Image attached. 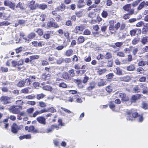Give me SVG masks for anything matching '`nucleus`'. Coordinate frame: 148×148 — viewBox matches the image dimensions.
<instances>
[{"mask_svg":"<svg viewBox=\"0 0 148 148\" xmlns=\"http://www.w3.org/2000/svg\"><path fill=\"white\" fill-rule=\"evenodd\" d=\"M22 109V106H13L10 107L9 110L10 112L13 114H18Z\"/></svg>","mask_w":148,"mask_h":148,"instance_id":"1","label":"nucleus"},{"mask_svg":"<svg viewBox=\"0 0 148 148\" xmlns=\"http://www.w3.org/2000/svg\"><path fill=\"white\" fill-rule=\"evenodd\" d=\"M115 94L118 95V96L116 97H119L121 99L122 102L128 100L129 99L128 97L124 93L118 92H117Z\"/></svg>","mask_w":148,"mask_h":148,"instance_id":"2","label":"nucleus"},{"mask_svg":"<svg viewBox=\"0 0 148 148\" xmlns=\"http://www.w3.org/2000/svg\"><path fill=\"white\" fill-rule=\"evenodd\" d=\"M123 9L125 11L128 12L130 14L132 15L134 13V10L131 9L130 4H127L124 6Z\"/></svg>","mask_w":148,"mask_h":148,"instance_id":"3","label":"nucleus"},{"mask_svg":"<svg viewBox=\"0 0 148 148\" xmlns=\"http://www.w3.org/2000/svg\"><path fill=\"white\" fill-rule=\"evenodd\" d=\"M35 79V77L34 76H30L29 78H27L24 81L25 86H28L30 85L32 81H34Z\"/></svg>","mask_w":148,"mask_h":148,"instance_id":"4","label":"nucleus"},{"mask_svg":"<svg viewBox=\"0 0 148 148\" xmlns=\"http://www.w3.org/2000/svg\"><path fill=\"white\" fill-rule=\"evenodd\" d=\"M35 1L33 0L31 1L29 3V6L31 10H34L36 9L38 6V4L35 3Z\"/></svg>","mask_w":148,"mask_h":148,"instance_id":"5","label":"nucleus"},{"mask_svg":"<svg viewBox=\"0 0 148 148\" xmlns=\"http://www.w3.org/2000/svg\"><path fill=\"white\" fill-rule=\"evenodd\" d=\"M0 100L2 103L4 104H6L10 103V98L7 96L1 97L0 98Z\"/></svg>","mask_w":148,"mask_h":148,"instance_id":"6","label":"nucleus"},{"mask_svg":"<svg viewBox=\"0 0 148 148\" xmlns=\"http://www.w3.org/2000/svg\"><path fill=\"white\" fill-rule=\"evenodd\" d=\"M20 129V127L16 124L14 123L11 127V132L14 134H16Z\"/></svg>","mask_w":148,"mask_h":148,"instance_id":"7","label":"nucleus"},{"mask_svg":"<svg viewBox=\"0 0 148 148\" xmlns=\"http://www.w3.org/2000/svg\"><path fill=\"white\" fill-rule=\"evenodd\" d=\"M4 4L5 6L9 7L10 8L14 9L15 6V4L9 0H6L4 2Z\"/></svg>","mask_w":148,"mask_h":148,"instance_id":"8","label":"nucleus"},{"mask_svg":"<svg viewBox=\"0 0 148 148\" xmlns=\"http://www.w3.org/2000/svg\"><path fill=\"white\" fill-rule=\"evenodd\" d=\"M36 120L40 123L43 125H45L46 124V119L43 116L38 117L37 118Z\"/></svg>","mask_w":148,"mask_h":148,"instance_id":"9","label":"nucleus"},{"mask_svg":"<svg viewBox=\"0 0 148 148\" xmlns=\"http://www.w3.org/2000/svg\"><path fill=\"white\" fill-rule=\"evenodd\" d=\"M85 27L84 25H81L80 26L76 27L75 29V32L78 33L79 34H80V32L83 31Z\"/></svg>","mask_w":148,"mask_h":148,"instance_id":"10","label":"nucleus"},{"mask_svg":"<svg viewBox=\"0 0 148 148\" xmlns=\"http://www.w3.org/2000/svg\"><path fill=\"white\" fill-rule=\"evenodd\" d=\"M141 96V95L140 94L133 95L131 98L132 102H135L136 100L140 98Z\"/></svg>","mask_w":148,"mask_h":148,"instance_id":"11","label":"nucleus"},{"mask_svg":"<svg viewBox=\"0 0 148 148\" xmlns=\"http://www.w3.org/2000/svg\"><path fill=\"white\" fill-rule=\"evenodd\" d=\"M119 79L121 81L128 82L131 79V78L130 76L126 75L121 77L119 78Z\"/></svg>","mask_w":148,"mask_h":148,"instance_id":"12","label":"nucleus"},{"mask_svg":"<svg viewBox=\"0 0 148 148\" xmlns=\"http://www.w3.org/2000/svg\"><path fill=\"white\" fill-rule=\"evenodd\" d=\"M95 84L94 82H90L89 84V86L88 87L87 90L90 91L95 88Z\"/></svg>","mask_w":148,"mask_h":148,"instance_id":"13","label":"nucleus"},{"mask_svg":"<svg viewBox=\"0 0 148 148\" xmlns=\"http://www.w3.org/2000/svg\"><path fill=\"white\" fill-rule=\"evenodd\" d=\"M77 6L79 8H82L85 5L84 0H79L78 2Z\"/></svg>","mask_w":148,"mask_h":148,"instance_id":"14","label":"nucleus"},{"mask_svg":"<svg viewBox=\"0 0 148 148\" xmlns=\"http://www.w3.org/2000/svg\"><path fill=\"white\" fill-rule=\"evenodd\" d=\"M106 69H97V72L99 75H101L106 73Z\"/></svg>","mask_w":148,"mask_h":148,"instance_id":"15","label":"nucleus"},{"mask_svg":"<svg viewBox=\"0 0 148 148\" xmlns=\"http://www.w3.org/2000/svg\"><path fill=\"white\" fill-rule=\"evenodd\" d=\"M35 128L34 126L32 125L30 126L29 127V132L36 133L38 132V130L36 129L34 130Z\"/></svg>","mask_w":148,"mask_h":148,"instance_id":"16","label":"nucleus"},{"mask_svg":"<svg viewBox=\"0 0 148 148\" xmlns=\"http://www.w3.org/2000/svg\"><path fill=\"white\" fill-rule=\"evenodd\" d=\"M135 66L134 64H132L126 67V69L128 71H133L135 70Z\"/></svg>","mask_w":148,"mask_h":148,"instance_id":"17","label":"nucleus"},{"mask_svg":"<svg viewBox=\"0 0 148 148\" xmlns=\"http://www.w3.org/2000/svg\"><path fill=\"white\" fill-rule=\"evenodd\" d=\"M65 9V5L64 4H62L60 5L57 8V10L58 11H63Z\"/></svg>","mask_w":148,"mask_h":148,"instance_id":"18","label":"nucleus"},{"mask_svg":"<svg viewBox=\"0 0 148 148\" xmlns=\"http://www.w3.org/2000/svg\"><path fill=\"white\" fill-rule=\"evenodd\" d=\"M138 31V33H141V31L140 30H136L135 29L132 30L130 31V34L132 36H135V34L137 32V31Z\"/></svg>","mask_w":148,"mask_h":148,"instance_id":"19","label":"nucleus"},{"mask_svg":"<svg viewBox=\"0 0 148 148\" xmlns=\"http://www.w3.org/2000/svg\"><path fill=\"white\" fill-rule=\"evenodd\" d=\"M114 71L118 75H121L123 74L121 69L119 67L116 68L114 70Z\"/></svg>","mask_w":148,"mask_h":148,"instance_id":"20","label":"nucleus"},{"mask_svg":"<svg viewBox=\"0 0 148 148\" xmlns=\"http://www.w3.org/2000/svg\"><path fill=\"white\" fill-rule=\"evenodd\" d=\"M109 29L112 34H113L116 31L114 25H110L109 27Z\"/></svg>","mask_w":148,"mask_h":148,"instance_id":"21","label":"nucleus"},{"mask_svg":"<svg viewBox=\"0 0 148 148\" xmlns=\"http://www.w3.org/2000/svg\"><path fill=\"white\" fill-rule=\"evenodd\" d=\"M54 34V32L53 31H48L47 33L44 35V37H45V36L46 37L53 36Z\"/></svg>","mask_w":148,"mask_h":148,"instance_id":"22","label":"nucleus"},{"mask_svg":"<svg viewBox=\"0 0 148 148\" xmlns=\"http://www.w3.org/2000/svg\"><path fill=\"white\" fill-rule=\"evenodd\" d=\"M63 77L64 79L66 80L70 79L71 78L70 75L66 72L64 73Z\"/></svg>","mask_w":148,"mask_h":148,"instance_id":"23","label":"nucleus"},{"mask_svg":"<svg viewBox=\"0 0 148 148\" xmlns=\"http://www.w3.org/2000/svg\"><path fill=\"white\" fill-rule=\"evenodd\" d=\"M105 84V82L103 79H100L98 83V86H103Z\"/></svg>","mask_w":148,"mask_h":148,"instance_id":"24","label":"nucleus"},{"mask_svg":"<svg viewBox=\"0 0 148 148\" xmlns=\"http://www.w3.org/2000/svg\"><path fill=\"white\" fill-rule=\"evenodd\" d=\"M127 119L129 121H133L134 120V117H132V114L130 112H128L127 113Z\"/></svg>","mask_w":148,"mask_h":148,"instance_id":"25","label":"nucleus"},{"mask_svg":"<svg viewBox=\"0 0 148 148\" xmlns=\"http://www.w3.org/2000/svg\"><path fill=\"white\" fill-rule=\"evenodd\" d=\"M45 96V95L43 93L38 94L36 95V98L37 99L40 100L43 98Z\"/></svg>","mask_w":148,"mask_h":148,"instance_id":"26","label":"nucleus"},{"mask_svg":"<svg viewBox=\"0 0 148 148\" xmlns=\"http://www.w3.org/2000/svg\"><path fill=\"white\" fill-rule=\"evenodd\" d=\"M142 108L145 110L148 109V105L147 103L144 101L142 103Z\"/></svg>","mask_w":148,"mask_h":148,"instance_id":"27","label":"nucleus"},{"mask_svg":"<svg viewBox=\"0 0 148 148\" xmlns=\"http://www.w3.org/2000/svg\"><path fill=\"white\" fill-rule=\"evenodd\" d=\"M50 75L49 74H47V75L44 74L42 75V78L45 80H47L50 78Z\"/></svg>","mask_w":148,"mask_h":148,"instance_id":"28","label":"nucleus"},{"mask_svg":"<svg viewBox=\"0 0 148 148\" xmlns=\"http://www.w3.org/2000/svg\"><path fill=\"white\" fill-rule=\"evenodd\" d=\"M24 4L23 3L19 2L16 6V8H20L21 10L24 9Z\"/></svg>","mask_w":148,"mask_h":148,"instance_id":"29","label":"nucleus"},{"mask_svg":"<svg viewBox=\"0 0 148 148\" xmlns=\"http://www.w3.org/2000/svg\"><path fill=\"white\" fill-rule=\"evenodd\" d=\"M43 88L44 90H48L51 91L52 90V88L49 86H45L43 87Z\"/></svg>","mask_w":148,"mask_h":148,"instance_id":"30","label":"nucleus"},{"mask_svg":"<svg viewBox=\"0 0 148 148\" xmlns=\"http://www.w3.org/2000/svg\"><path fill=\"white\" fill-rule=\"evenodd\" d=\"M25 85V82L23 80L20 81L17 84V86L20 87H23Z\"/></svg>","mask_w":148,"mask_h":148,"instance_id":"31","label":"nucleus"},{"mask_svg":"<svg viewBox=\"0 0 148 148\" xmlns=\"http://www.w3.org/2000/svg\"><path fill=\"white\" fill-rule=\"evenodd\" d=\"M73 51L71 49H69L66 51V55L68 56H69L73 54Z\"/></svg>","mask_w":148,"mask_h":148,"instance_id":"32","label":"nucleus"},{"mask_svg":"<svg viewBox=\"0 0 148 148\" xmlns=\"http://www.w3.org/2000/svg\"><path fill=\"white\" fill-rule=\"evenodd\" d=\"M74 82L77 84L78 87L79 88H81L82 87L80 86V85L81 84V81L80 80L78 79H75L74 80Z\"/></svg>","mask_w":148,"mask_h":148,"instance_id":"33","label":"nucleus"},{"mask_svg":"<svg viewBox=\"0 0 148 148\" xmlns=\"http://www.w3.org/2000/svg\"><path fill=\"white\" fill-rule=\"evenodd\" d=\"M10 24V23L7 21H4L0 23V26H7Z\"/></svg>","mask_w":148,"mask_h":148,"instance_id":"34","label":"nucleus"},{"mask_svg":"<svg viewBox=\"0 0 148 148\" xmlns=\"http://www.w3.org/2000/svg\"><path fill=\"white\" fill-rule=\"evenodd\" d=\"M47 8V5L45 4H40L39 6V8L42 10H45Z\"/></svg>","mask_w":148,"mask_h":148,"instance_id":"35","label":"nucleus"},{"mask_svg":"<svg viewBox=\"0 0 148 148\" xmlns=\"http://www.w3.org/2000/svg\"><path fill=\"white\" fill-rule=\"evenodd\" d=\"M112 57V54L110 53H107L104 56L105 58L107 59H110Z\"/></svg>","mask_w":148,"mask_h":148,"instance_id":"36","label":"nucleus"},{"mask_svg":"<svg viewBox=\"0 0 148 148\" xmlns=\"http://www.w3.org/2000/svg\"><path fill=\"white\" fill-rule=\"evenodd\" d=\"M34 110V108H29L27 110L26 112L28 114H30L32 113Z\"/></svg>","mask_w":148,"mask_h":148,"instance_id":"37","label":"nucleus"},{"mask_svg":"<svg viewBox=\"0 0 148 148\" xmlns=\"http://www.w3.org/2000/svg\"><path fill=\"white\" fill-rule=\"evenodd\" d=\"M54 126L53 125H52L51 127L47 129V133H49L52 132L54 128Z\"/></svg>","mask_w":148,"mask_h":148,"instance_id":"38","label":"nucleus"},{"mask_svg":"<svg viewBox=\"0 0 148 148\" xmlns=\"http://www.w3.org/2000/svg\"><path fill=\"white\" fill-rule=\"evenodd\" d=\"M47 110H49L48 112H50L51 113H54L56 112V110L52 107H49L47 108Z\"/></svg>","mask_w":148,"mask_h":148,"instance_id":"39","label":"nucleus"},{"mask_svg":"<svg viewBox=\"0 0 148 148\" xmlns=\"http://www.w3.org/2000/svg\"><path fill=\"white\" fill-rule=\"evenodd\" d=\"M145 6V1L142 2L139 5L138 7V10H141Z\"/></svg>","mask_w":148,"mask_h":148,"instance_id":"40","label":"nucleus"},{"mask_svg":"<svg viewBox=\"0 0 148 148\" xmlns=\"http://www.w3.org/2000/svg\"><path fill=\"white\" fill-rule=\"evenodd\" d=\"M30 88L29 87H28L27 88H25L22 89L21 91V92L24 93L25 94H27L29 92V89H30Z\"/></svg>","mask_w":148,"mask_h":148,"instance_id":"41","label":"nucleus"},{"mask_svg":"<svg viewBox=\"0 0 148 148\" xmlns=\"http://www.w3.org/2000/svg\"><path fill=\"white\" fill-rule=\"evenodd\" d=\"M96 14L95 12H91L89 13L88 14V17L90 18H93L95 17Z\"/></svg>","mask_w":148,"mask_h":148,"instance_id":"42","label":"nucleus"},{"mask_svg":"<svg viewBox=\"0 0 148 148\" xmlns=\"http://www.w3.org/2000/svg\"><path fill=\"white\" fill-rule=\"evenodd\" d=\"M133 90L136 93L140 92V90L138 86H136L133 88Z\"/></svg>","mask_w":148,"mask_h":148,"instance_id":"43","label":"nucleus"},{"mask_svg":"<svg viewBox=\"0 0 148 148\" xmlns=\"http://www.w3.org/2000/svg\"><path fill=\"white\" fill-rule=\"evenodd\" d=\"M29 58L31 60H32L37 59L39 58V56L36 55L31 56L29 57Z\"/></svg>","mask_w":148,"mask_h":148,"instance_id":"44","label":"nucleus"},{"mask_svg":"<svg viewBox=\"0 0 148 148\" xmlns=\"http://www.w3.org/2000/svg\"><path fill=\"white\" fill-rule=\"evenodd\" d=\"M58 86L59 87H62L63 88H65L67 87V86L66 84L64 82H62L60 83L59 85Z\"/></svg>","mask_w":148,"mask_h":148,"instance_id":"45","label":"nucleus"},{"mask_svg":"<svg viewBox=\"0 0 148 148\" xmlns=\"http://www.w3.org/2000/svg\"><path fill=\"white\" fill-rule=\"evenodd\" d=\"M148 31V27L146 26L143 27L142 30V32L143 34H145Z\"/></svg>","mask_w":148,"mask_h":148,"instance_id":"46","label":"nucleus"},{"mask_svg":"<svg viewBox=\"0 0 148 148\" xmlns=\"http://www.w3.org/2000/svg\"><path fill=\"white\" fill-rule=\"evenodd\" d=\"M110 108L112 110H114L115 109V105L113 102H111L109 105Z\"/></svg>","mask_w":148,"mask_h":148,"instance_id":"47","label":"nucleus"},{"mask_svg":"<svg viewBox=\"0 0 148 148\" xmlns=\"http://www.w3.org/2000/svg\"><path fill=\"white\" fill-rule=\"evenodd\" d=\"M36 32L39 36H41L43 34V31L41 29H37Z\"/></svg>","mask_w":148,"mask_h":148,"instance_id":"48","label":"nucleus"},{"mask_svg":"<svg viewBox=\"0 0 148 148\" xmlns=\"http://www.w3.org/2000/svg\"><path fill=\"white\" fill-rule=\"evenodd\" d=\"M39 106L41 108H44L46 106V104L43 101H40L39 102Z\"/></svg>","mask_w":148,"mask_h":148,"instance_id":"49","label":"nucleus"},{"mask_svg":"<svg viewBox=\"0 0 148 148\" xmlns=\"http://www.w3.org/2000/svg\"><path fill=\"white\" fill-rule=\"evenodd\" d=\"M61 109H62L65 112L68 113V114H70L72 113L73 115H74V114L70 110H68L67 109L64 108L63 107H61Z\"/></svg>","mask_w":148,"mask_h":148,"instance_id":"50","label":"nucleus"},{"mask_svg":"<svg viewBox=\"0 0 148 148\" xmlns=\"http://www.w3.org/2000/svg\"><path fill=\"white\" fill-rule=\"evenodd\" d=\"M69 74L70 75L71 77L74 76L75 73L74 70L73 69L69 71Z\"/></svg>","mask_w":148,"mask_h":148,"instance_id":"51","label":"nucleus"},{"mask_svg":"<svg viewBox=\"0 0 148 148\" xmlns=\"http://www.w3.org/2000/svg\"><path fill=\"white\" fill-rule=\"evenodd\" d=\"M23 101L21 100H18L16 101V103L17 104V106H21L23 105Z\"/></svg>","mask_w":148,"mask_h":148,"instance_id":"52","label":"nucleus"},{"mask_svg":"<svg viewBox=\"0 0 148 148\" xmlns=\"http://www.w3.org/2000/svg\"><path fill=\"white\" fill-rule=\"evenodd\" d=\"M148 38H143L141 40V42L143 44L146 43L148 42Z\"/></svg>","mask_w":148,"mask_h":148,"instance_id":"53","label":"nucleus"},{"mask_svg":"<svg viewBox=\"0 0 148 148\" xmlns=\"http://www.w3.org/2000/svg\"><path fill=\"white\" fill-rule=\"evenodd\" d=\"M63 61L64 59L62 58H60L57 60V63L58 64H60Z\"/></svg>","mask_w":148,"mask_h":148,"instance_id":"54","label":"nucleus"},{"mask_svg":"<svg viewBox=\"0 0 148 148\" xmlns=\"http://www.w3.org/2000/svg\"><path fill=\"white\" fill-rule=\"evenodd\" d=\"M40 114L39 111H35L33 114L31 115L30 116L32 117H36L38 114Z\"/></svg>","mask_w":148,"mask_h":148,"instance_id":"55","label":"nucleus"},{"mask_svg":"<svg viewBox=\"0 0 148 148\" xmlns=\"http://www.w3.org/2000/svg\"><path fill=\"white\" fill-rule=\"evenodd\" d=\"M17 66H19L20 65H22L23 64V59H21L18 61H17Z\"/></svg>","mask_w":148,"mask_h":148,"instance_id":"56","label":"nucleus"},{"mask_svg":"<svg viewBox=\"0 0 148 148\" xmlns=\"http://www.w3.org/2000/svg\"><path fill=\"white\" fill-rule=\"evenodd\" d=\"M18 38H14V40L16 41L15 43H17L19 42L20 43H21L22 42L21 38H20L19 39Z\"/></svg>","mask_w":148,"mask_h":148,"instance_id":"57","label":"nucleus"},{"mask_svg":"<svg viewBox=\"0 0 148 148\" xmlns=\"http://www.w3.org/2000/svg\"><path fill=\"white\" fill-rule=\"evenodd\" d=\"M108 13L106 11H103L101 14L102 16L104 18H106L108 16Z\"/></svg>","mask_w":148,"mask_h":148,"instance_id":"58","label":"nucleus"},{"mask_svg":"<svg viewBox=\"0 0 148 148\" xmlns=\"http://www.w3.org/2000/svg\"><path fill=\"white\" fill-rule=\"evenodd\" d=\"M144 22L143 21H140L138 22L136 25V26L137 27H141L144 24Z\"/></svg>","mask_w":148,"mask_h":148,"instance_id":"59","label":"nucleus"},{"mask_svg":"<svg viewBox=\"0 0 148 148\" xmlns=\"http://www.w3.org/2000/svg\"><path fill=\"white\" fill-rule=\"evenodd\" d=\"M144 69L142 67H139L137 69L136 71L139 73H143Z\"/></svg>","mask_w":148,"mask_h":148,"instance_id":"60","label":"nucleus"},{"mask_svg":"<svg viewBox=\"0 0 148 148\" xmlns=\"http://www.w3.org/2000/svg\"><path fill=\"white\" fill-rule=\"evenodd\" d=\"M138 121L140 122H142L144 120V118L142 115H139L138 116Z\"/></svg>","mask_w":148,"mask_h":148,"instance_id":"61","label":"nucleus"},{"mask_svg":"<svg viewBox=\"0 0 148 148\" xmlns=\"http://www.w3.org/2000/svg\"><path fill=\"white\" fill-rule=\"evenodd\" d=\"M132 47H130V48H126L124 49L125 51V53H129L132 51Z\"/></svg>","mask_w":148,"mask_h":148,"instance_id":"62","label":"nucleus"},{"mask_svg":"<svg viewBox=\"0 0 148 148\" xmlns=\"http://www.w3.org/2000/svg\"><path fill=\"white\" fill-rule=\"evenodd\" d=\"M91 60V58L90 56L85 57L84 58V60L86 62H90Z\"/></svg>","mask_w":148,"mask_h":148,"instance_id":"63","label":"nucleus"},{"mask_svg":"<svg viewBox=\"0 0 148 148\" xmlns=\"http://www.w3.org/2000/svg\"><path fill=\"white\" fill-rule=\"evenodd\" d=\"M106 90L108 92H110L112 90V88L110 86H107L106 88Z\"/></svg>","mask_w":148,"mask_h":148,"instance_id":"64","label":"nucleus"}]
</instances>
